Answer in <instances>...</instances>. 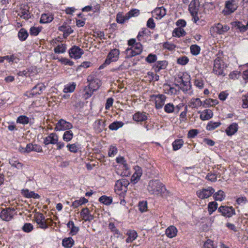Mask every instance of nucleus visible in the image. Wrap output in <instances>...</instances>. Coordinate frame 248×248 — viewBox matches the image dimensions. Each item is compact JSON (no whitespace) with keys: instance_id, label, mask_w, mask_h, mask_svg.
Masks as SVG:
<instances>
[{"instance_id":"obj_7","label":"nucleus","mask_w":248,"mask_h":248,"mask_svg":"<svg viewBox=\"0 0 248 248\" xmlns=\"http://www.w3.org/2000/svg\"><path fill=\"white\" fill-rule=\"evenodd\" d=\"M234 2V0H228L226 1L225 8L222 12L224 16L230 15L236 10L237 7Z\"/></svg>"},{"instance_id":"obj_32","label":"nucleus","mask_w":248,"mask_h":248,"mask_svg":"<svg viewBox=\"0 0 248 248\" xmlns=\"http://www.w3.org/2000/svg\"><path fill=\"white\" fill-rule=\"evenodd\" d=\"M75 241L72 237L65 238L63 239L62 244L66 248H71L74 244Z\"/></svg>"},{"instance_id":"obj_17","label":"nucleus","mask_w":248,"mask_h":248,"mask_svg":"<svg viewBox=\"0 0 248 248\" xmlns=\"http://www.w3.org/2000/svg\"><path fill=\"white\" fill-rule=\"evenodd\" d=\"M46 87L43 83H40L37 84L36 86L33 87L32 89V93H30L29 97H32L35 94H40L43 90L45 89Z\"/></svg>"},{"instance_id":"obj_63","label":"nucleus","mask_w":248,"mask_h":248,"mask_svg":"<svg viewBox=\"0 0 248 248\" xmlns=\"http://www.w3.org/2000/svg\"><path fill=\"white\" fill-rule=\"evenodd\" d=\"M109 229L111 232H113L115 234H120V232L118 230H117L115 226L114 223L110 222L108 225Z\"/></svg>"},{"instance_id":"obj_42","label":"nucleus","mask_w":248,"mask_h":248,"mask_svg":"<svg viewBox=\"0 0 248 248\" xmlns=\"http://www.w3.org/2000/svg\"><path fill=\"white\" fill-rule=\"evenodd\" d=\"M73 137V133L71 130H66L63 135V140L66 142L70 141Z\"/></svg>"},{"instance_id":"obj_60","label":"nucleus","mask_w":248,"mask_h":248,"mask_svg":"<svg viewBox=\"0 0 248 248\" xmlns=\"http://www.w3.org/2000/svg\"><path fill=\"white\" fill-rule=\"evenodd\" d=\"M199 133V130L197 129L190 130L187 134V136L189 138H193Z\"/></svg>"},{"instance_id":"obj_64","label":"nucleus","mask_w":248,"mask_h":248,"mask_svg":"<svg viewBox=\"0 0 248 248\" xmlns=\"http://www.w3.org/2000/svg\"><path fill=\"white\" fill-rule=\"evenodd\" d=\"M213 241L211 239H208L204 244L203 248H214Z\"/></svg>"},{"instance_id":"obj_55","label":"nucleus","mask_w":248,"mask_h":248,"mask_svg":"<svg viewBox=\"0 0 248 248\" xmlns=\"http://www.w3.org/2000/svg\"><path fill=\"white\" fill-rule=\"evenodd\" d=\"M188 58L186 56H184L178 58L177 62L179 64L185 65L188 63Z\"/></svg>"},{"instance_id":"obj_59","label":"nucleus","mask_w":248,"mask_h":248,"mask_svg":"<svg viewBox=\"0 0 248 248\" xmlns=\"http://www.w3.org/2000/svg\"><path fill=\"white\" fill-rule=\"evenodd\" d=\"M33 145L31 143L28 144L25 148H22L21 151L23 153H30L33 151Z\"/></svg>"},{"instance_id":"obj_27","label":"nucleus","mask_w":248,"mask_h":248,"mask_svg":"<svg viewBox=\"0 0 248 248\" xmlns=\"http://www.w3.org/2000/svg\"><path fill=\"white\" fill-rule=\"evenodd\" d=\"M214 29L218 34H221L227 32L230 29V27L227 25H223L220 23H218L214 27Z\"/></svg>"},{"instance_id":"obj_43","label":"nucleus","mask_w":248,"mask_h":248,"mask_svg":"<svg viewBox=\"0 0 248 248\" xmlns=\"http://www.w3.org/2000/svg\"><path fill=\"white\" fill-rule=\"evenodd\" d=\"M88 202V201L87 199H86L85 198H82L80 200H76L75 201H74L72 203V206H73L74 208H77L79 205L86 203Z\"/></svg>"},{"instance_id":"obj_40","label":"nucleus","mask_w":248,"mask_h":248,"mask_svg":"<svg viewBox=\"0 0 248 248\" xmlns=\"http://www.w3.org/2000/svg\"><path fill=\"white\" fill-rule=\"evenodd\" d=\"M218 204L215 202H210L208 205V211L211 215L217 208Z\"/></svg>"},{"instance_id":"obj_3","label":"nucleus","mask_w":248,"mask_h":248,"mask_svg":"<svg viewBox=\"0 0 248 248\" xmlns=\"http://www.w3.org/2000/svg\"><path fill=\"white\" fill-rule=\"evenodd\" d=\"M142 51V46L140 43H137L134 46V49L128 48L126 49V59L130 58L133 56L139 55Z\"/></svg>"},{"instance_id":"obj_8","label":"nucleus","mask_w":248,"mask_h":248,"mask_svg":"<svg viewBox=\"0 0 248 248\" xmlns=\"http://www.w3.org/2000/svg\"><path fill=\"white\" fill-rule=\"evenodd\" d=\"M215 192V189L211 186L206 188H202L201 190L197 191V195L202 199H204L209 198Z\"/></svg>"},{"instance_id":"obj_22","label":"nucleus","mask_w":248,"mask_h":248,"mask_svg":"<svg viewBox=\"0 0 248 248\" xmlns=\"http://www.w3.org/2000/svg\"><path fill=\"white\" fill-rule=\"evenodd\" d=\"M238 125L236 123L230 124L226 129V133L229 136L234 135L238 130Z\"/></svg>"},{"instance_id":"obj_35","label":"nucleus","mask_w":248,"mask_h":248,"mask_svg":"<svg viewBox=\"0 0 248 248\" xmlns=\"http://www.w3.org/2000/svg\"><path fill=\"white\" fill-rule=\"evenodd\" d=\"M99 201L104 204L109 205L112 202V198L111 197L103 195L99 198Z\"/></svg>"},{"instance_id":"obj_45","label":"nucleus","mask_w":248,"mask_h":248,"mask_svg":"<svg viewBox=\"0 0 248 248\" xmlns=\"http://www.w3.org/2000/svg\"><path fill=\"white\" fill-rule=\"evenodd\" d=\"M16 123L22 124H26L29 123V118L25 115H20L18 117Z\"/></svg>"},{"instance_id":"obj_18","label":"nucleus","mask_w":248,"mask_h":248,"mask_svg":"<svg viewBox=\"0 0 248 248\" xmlns=\"http://www.w3.org/2000/svg\"><path fill=\"white\" fill-rule=\"evenodd\" d=\"M129 184V183L127 180L122 179L116 181L115 186L120 190L126 191Z\"/></svg>"},{"instance_id":"obj_51","label":"nucleus","mask_w":248,"mask_h":248,"mask_svg":"<svg viewBox=\"0 0 248 248\" xmlns=\"http://www.w3.org/2000/svg\"><path fill=\"white\" fill-rule=\"evenodd\" d=\"M95 125L97 126L99 131H102L105 128L106 126L105 121L101 119H99L96 121Z\"/></svg>"},{"instance_id":"obj_29","label":"nucleus","mask_w":248,"mask_h":248,"mask_svg":"<svg viewBox=\"0 0 248 248\" xmlns=\"http://www.w3.org/2000/svg\"><path fill=\"white\" fill-rule=\"evenodd\" d=\"M53 19V16L49 14H43L41 15L40 23L42 24L50 23Z\"/></svg>"},{"instance_id":"obj_39","label":"nucleus","mask_w":248,"mask_h":248,"mask_svg":"<svg viewBox=\"0 0 248 248\" xmlns=\"http://www.w3.org/2000/svg\"><path fill=\"white\" fill-rule=\"evenodd\" d=\"M184 144V141L182 139H177L172 143V147L174 151H177L180 149Z\"/></svg>"},{"instance_id":"obj_11","label":"nucleus","mask_w":248,"mask_h":248,"mask_svg":"<svg viewBox=\"0 0 248 248\" xmlns=\"http://www.w3.org/2000/svg\"><path fill=\"white\" fill-rule=\"evenodd\" d=\"M83 53V50L76 46H73L69 51L70 57L76 59L80 58Z\"/></svg>"},{"instance_id":"obj_1","label":"nucleus","mask_w":248,"mask_h":248,"mask_svg":"<svg viewBox=\"0 0 248 248\" xmlns=\"http://www.w3.org/2000/svg\"><path fill=\"white\" fill-rule=\"evenodd\" d=\"M147 189L149 192L152 194H160L162 196H166L169 194L165 186L158 180H150L148 183Z\"/></svg>"},{"instance_id":"obj_15","label":"nucleus","mask_w":248,"mask_h":248,"mask_svg":"<svg viewBox=\"0 0 248 248\" xmlns=\"http://www.w3.org/2000/svg\"><path fill=\"white\" fill-rule=\"evenodd\" d=\"M199 9L198 0H192L189 5L188 10L191 15L197 14Z\"/></svg>"},{"instance_id":"obj_20","label":"nucleus","mask_w":248,"mask_h":248,"mask_svg":"<svg viewBox=\"0 0 248 248\" xmlns=\"http://www.w3.org/2000/svg\"><path fill=\"white\" fill-rule=\"evenodd\" d=\"M80 216L85 221H91L94 219L93 216L90 214L89 209L87 207L82 209L80 212Z\"/></svg>"},{"instance_id":"obj_49","label":"nucleus","mask_w":248,"mask_h":248,"mask_svg":"<svg viewBox=\"0 0 248 248\" xmlns=\"http://www.w3.org/2000/svg\"><path fill=\"white\" fill-rule=\"evenodd\" d=\"M67 147L68 148L69 151L72 153H76L78 152L79 147L78 145L76 143L68 144L67 145Z\"/></svg>"},{"instance_id":"obj_50","label":"nucleus","mask_w":248,"mask_h":248,"mask_svg":"<svg viewBox=\"0 0 248 248\" xmlns=\"http://www.w3.org/2000/svg\"><path fill=\"white\" fill-rule=\"evenodd\" d=\"M164 111L168 113H172L175 111V107L171 103H168L164 107Z\"/></svg>"},{"instance_id":"obj_5","label":"nucleus","mask_w":248,"mask_h":248,"mask_svg":"<svg viewBox=\"0 0 248 248\" xmlns=\"http://www.w3.org/2000/svg\"><path fill=\"white\" fill-rule=\"evenodd\" d=\"M188 77L187 80H184L183 79L184 78H183L182 77H179L178 79H175L177 84L175 83V85L179 87V88L183 92L187 91L190 90L191 87L190 80L189 79L190 77L189 76Z\"/></svg>"},{"instance_id":"obj_14","label":"nucleus","mask_w":248,"mask_h":248,"mask_svg":"<svg viewBox=\"0 0 248 248\" xmlns=\"http://www.w3.org/2000/svg\"><path fill=\"white\" fill-rule=\"evenodd\" d=\"M57 141H58V136L56 133H52L45 138L44 143L45 145L55 144L57 143Z\"/></svg>"},{"instance_id":"obj_36","label":"nucleus","mask_w":248,"mask_h":248,"mask_svg":"<svg viewBox=\"0 0 248 248\" xmlns=\"http://www.w3.org/2000/svg\"><path fill=\"white\" fill-rule=\"evenodd\" d=\"M29 35L28 32L27 30L24 28L21 29L18 33V37L19 40L21 41H25Z\"/></svg>"},{"instance_id":"obj_54","label":"nucleus","mask_w":248,"mask_h":248,"mask_svg":"<svg viewBox=\"0 0 248 248\" xmlns=\"http://www.w3.org/2000/svg\"><path fill=\"white\" fill-rule=\"evenodd\" d=\"M191 104L193 108H198L201 106L202 104V103L200 98H193L191 100Z\"/></svg>"},{"instance_id":"obj_37","label":"nucleus","mask_w":248,"mask_h":248,"mask_svg":"<svg viewBox=\"0 0 248 248\" xmlns=\"http://www.w3.org/2000/svg\"><path fill=\"white\" fill-rule=\"evenodd\" d=\"M124 125V123L120 121H115L109 124L108 127L111 130H117L119 128L122 127Z\"/></svg>"},{"instance_id":"obj_13","label":"nucleus","mask_w":248,"mask_h":248,"mask_svg":"<svg viewBox=\"0 0 248 248\" xmlns=\"http://www.w3.org/2000/svg\"><path fill=\"white\" fill-rule=\"evenodd\" d=\"M35 221L42 229H46L48 227L45 221V216L42 213H39L35 217Z\"/></svg>"},{"instance_id":"obj_34","label":"nucleus","mask_w":248,"mask_h":248,"mask_svg":"<svg viewBox=\"0 0 248 248\" xmlns=\"http://www.w3.org/2000/svg\"><path fill=\"white\" fill-rule=\"evenodd\" d=\"M9 162L12 167L16 168L18 170H21L23 168V164L18 160H16L15 158L10 159Z\"/></svg>"},{"instance_id":"obj_10","label":"nucleus","mask_w":248,"mask_h":248,"mask_svg":"<svg viewBox=\"0 0 248 248\" xmlns=\"http://www.w3.org/2000/svg\"><path fill=\"white\" fill-rule=\"evenodd\" d=\"M218 212L227 217H231L235 214V210L232 206H221L218 208Z\"/></svg>"},{"instance_id":"obj_56","label":"nucleus","mask_w":248,"mask_h":248,"mask_svg":"<svg viewBox=\"0 0 248 248\" xmlns=\"http://www.w3.org/2000/svg\"><path fill=\"white\" fill-rule=\"evenodd\" d=\"M33 229V225L30 223H26L22 227V230L26 232H31Z\"/></svg>"},{"instance_id":"obj_24","label":"nucleus","mask_w":248,"mask_h":248,"mask_svg":"<svg viewBox=\"0 0 248 248\" xmlns=\"http://www.w3.org/2000/svg\"><path fill=\"white\" fill-rule=\"evenodd\" d=\"M21 193L24 197L27 198L39 199L40 197L37 193H35L34 191H30L28 189H23Z\"/></svg>"},{"instance_id":"obj_47","label":"nucleus","mask_w":248,"mask_h":248,"mask_svg":"<svg viewBox=\"0 0 248 248\" xmlns=\"http://www.w3.org/2000/svg\"><path fill=\"white\" fill-rule=\"evenodd\" d=\"M18 16L26 20H28L31 17V13L29 12V10L26 9H23L21 12L18 14Z\"/></svg>"},{"instance_id":"obj_16","label":"nucleus","mask_w":248,"mask_h":248,"mask_svg":"<svg viewBox=\"0 0 248 248\" xmlns=\"http://www.w3.org/2000/svg\"><path fill=\"white\" fill-rule=\"evenodd\" d=\"M135 172L131 178V181L134 184H136L138 182L142 174V170L139 166L135 167Z\"/></svg>"},{"instance_id":"obj_31","label":"nucleus","mask_w":248,"mask_h":248,"mask_svg":"<svg viewBox=\"0 0 248 248\" xmlns=\"http://www.w3.org/2000/svg\"><path fill=\"white\" fill-rule=\"evenodd\" d=\"M154 13L160 19L166 15V10L163 7H157L154 10Z\"/></svg>"},{"instance_id":"obj_46","label":"nucleus","mask_w":248,"mask_h":248,"mask_svg":"<svg viewBox=\"0 0 248 248\" xmlns=\"http://www.w3.org/2000/svg\"><path fill=\"white\" fill-rule=\"evenodd\" d=\"M191 53L195 56L198 55L201 51L200 47L197 45H192L190 47Z\"/></svg>"},{"instance_id":"obj_52","label":"nucleus","mask_w":248,"mask_h":248,"mask_svg":"<svg viewBox=\"0 0 248 248\" xmlns=\"http://www.w3.org/2000/svg\"><path fill=\"white\" fill-rule=\"evenodd\" d=\"M76 83L73 82L72 84L67 85L63 89V92L65 93H72L74 92L76 87Z\"/></svg>"},{"instance_id":"obj_58","label":"nucleus","mask_w":248,"mask_h":248,"mask_svg":"<svg viewBox=\"0 0 248 248\" xmlns=\"http://www.w3.org/2000/svg\"><path fill=\"white\" fill-rule=\"evenodd\" d=\"M42 27L40 28H36L34 27H32L31 28L30 30V33L31 35L36 36L39 34V33L41 31Z\"/></svg>"},{"instance_id":"obj_21","label":"nucleus","mask_w":248,"mask_h":248,"mask_svg":"<svg viewBox=\"0 0 248 248\" xmlns=\"http://www.w3.org/2000/svg\"><path fill=\"white\" fill-rule=\"evenodd\" d=\"M147 116L144 112L140 111L135 113L133 116V119L138 122H144L147 120Z\"/></svg>"},{"instance_id":"obj_62","label":"nucleus","mask_w":248,"mask_h":248,"mask_svg":"<svg viewBox=\"0 0 248 248\" xmlns=\"http://www.w3.org/2000/svg\"><path fill=\"white\" fill-rule=\"evenodd\" d=\"M163 47L166 48L169 50H172L175 48V46L174 44H170V43L166 42L163 45Z\"/></svg>"},{"instance_id":"obj_4","label":"nucleus","mask_w":248,"mask_h":248,"mask_svg":"<svg viewBox=\"0 0 248 248\" xmlns=\"http://www.w3.org/2000/svg\"><path fill=\"white\" fill-rule=\"evenodd\" d=\"M223 62L219 57H217L214 60V65L213 71L217 75H221L224 76L225 74L224 73Z\"/></svg>"},{"instance_id":"obj_12","label":"nucleus","mask_w":248,"mask_h":248,"mask_svg":"<svg viewBox=\"0 0 248 248\" xmlns=\"http://www.w3.org/2000/svg\"><path fill=\"white\" fill-rule=\"evenodd\" d=\"M95 82H91L88 86L85 87L84 89V97L86 99L90 97L93 94L94 91H96L99 87V86H97L96 88L93 86V84Z\"/></svg>"},{"instance_id":"obj_25","label":"nucleus","mask_w":248,"mask_h":248,"mask_svg":"<svg viewBox=\"0 0 248 248\" xmlns=\"http://www.w3.org/2000/svg\"><path fill=\"white\" fill-rule=\"evenodd\" d=\"M68 228L70 230V234L75 235L78 233L79 229L78 227L76 226L73 221L70 220L67 224Z\"/></svg>"},{"instance_id":"obj_28","label":"nucleus","mask_w":248,"mask_h":248,"mask_svg":"<svg viewBox=\"0 0 248 248\" xmlns=\"http://www.w3.org/2000/svg\"><path fill=\"white\" fill-rule=\"evenodd\" d=\"M177 229L173 226L169 227L166 230V234L170 238L175 237L177 235Z\"/></svg>"},{"instance_id":"obj_2","label":"nucleus","mask_w":248,"mask_h":248,"mask_svg":"<svg viewBox=\"0 0 248 248\" xmlns=\"http://www.w3.org/2000/svg\"><path fill=\"white\" fill-rule=\"evenodd\" d=\"M119 50L117 49L111 50L108 54L107 57L103 64L100 66L99 69H102L107 65L109 64L111 62H116L119 57Z\"/></svg>"},{"instance_id":"obj_23","label":"nucleus","mask_w":248,"mask_h":248,"mask_svg":"<svg viewBox=\"0 0 248 248\" xmlns=\"http://www.w3.org/2000/svg\"><path fill=\"white\" fill-rule=\"evenodd\" d=\"M166 99V96L163 94H158L156 96L155 98V108L157 109H160L164 104Z\"/></svg>"},{"instance_id":"obj_19","label":"nucleus","mask_w":248,"mask_h":248,"mask_svg":"<svg viewBox=\"0 0 248 248\" xmlns=\"http://www.w3.org/2000/svg\"><path fill=\"white\" fill-rule=\"evenodd\" d=\"M59 30L63 32V37L65 38L73 32V30L65 22L59 27Z\"/></svg>"},{"instance_id":"obj_44","label":"nucleus","mask_w":248,"mask_h":248,"mask_svg":"<svg viewBox=\"0 0 248 248\" xmlns=\"http://www.w3.org/2000/svg\"><path fill=\"white\" fill-rule=\"evenodd\" d=\"M214 196L216 200L221 201L224 199L225 195L222 190H219L214 194Z\"/></svg>"},{"instance_id":"obj_30","label":"nucleus","mask_w":248,"mask_h":248,"mask_svg":"<svg viewBox=\"0 0 248 248\" xmlns=\"http://www.w3.org/2000/svg\"><path fill=\"white\" fill-rule=\"evenodd\" d=\"M213 115V112L210 109H205L203 111L201 115L200 118L202 120H207L211 119Z\"/></svg>"},{"instance_id":"obj_33","label":"nucleus","mask_w":248,"mask_h":248,"mask_svg":"<svg viewBox=\"0 0 248 248\" xmlns=\"http://www.w3.org/2000/svg\"><path fill=\"white\" fill-rule=\"evenodd\" d=\"M127 235L128 236L126 239L127 243H130L134 241L137 237V233L134 230H129L127 232Z\"/></svg>"},{"instance_id":"obj_6","label":"nucleus","mask_w":248,"mask_h":248,"mask_svg":"<svg viewBox=\"0 0 248 248\" xmlns=\"http://www.w3.org/2000/svg\"><path fill=\"white\" fill-rule=\"evenodd\" d=\"M15 211L14 208L10 207L3 209L0 213V218L3 221H10L13 218Z\"/></svg>"},{"instance_id":"obj_26","label":"nucleus","mask_w":248,"mask_h":248,"mask_svg":"<svg viewBox=\"0 0 248 248\" xmlns=\"http://www.w3.org/2000/svg\"><path fill=\"white\" fill-rule=\"evenodd\" d=\"M168 65V62L166 61H159L156 62L154 68L156 72H159L161 69H165Z\"/></svg>"},{"instance_id":"obj_48","label":"nucleus","mask_w":248,"mask_h":248,"mask_svg":"<svg viewBox=\"0 0 248 248\" xmlns=\"http://www.w3.org/2000/svg\"><path fill=\"white\" fill-rule=\"evenodd\" d=\"M66 48V45L64 44H61V45H58L57 46L54 48V51L56 53H62L65 51Z\"/></svg>"},{"instance_id":"obj_57","label":"nucleus","mask_w":248,"mask_h":248,"mask_svg":"<svg viewBox=\"0 0 248 248\" xmlns=\"http://www.w3.org/2000/svg\"><path fill=\"white\" fill-rule=\"evenodd\" d=\"M139 210L141 212H145L147 209V202H140L139 203Z\"/></svg>"},{"instance_id":"obj_41","label":"nucleus","mask_w":248,"mask_h":248,"mask_svg":"<svg viewBox=\"0 0 248 248\" xmlns=\"http://www.w3.org/2000/svg\"><path fill=\"white\" fill-rule=\"evenodd\" d=\"M221 124V123L218 122H213V121H210L206 125V129L207 130H213L217 127H218Z\"/></svg>"},{"instance_id":"obj_38","label":"nucleus","mask_w":248,"mask_h":248,"mask_svg":"<svg viewBox=\"0 0 248 248\" xmlns=\"http://www.w3.org/2000/svg\"><path fill=\"white\" fill-rule=\"evenodd\" d=\"M186 34V31L182 28H175L172 32V36L178 37L185 36Z\"/></svg>"},{"instance_id":"obj_61","label":"nucleus","mask_w":248,"mask_h":248,"mask_svg":"<svg viewBox=\"0 0 248 248\" xmlns=\"http://www.w3.org/2000/svg\"><path fill=\"white\" fill-rule=\"evenodd\" d=\"M116 21L118 23L123 24L124 22V16L122 13H119L117 15Z\"/></svg>"},{"instance_id":"obj_9","label":"nucleus","mask_w":248,"mask_h":248,"mask_svg":"<svg viewBox=\"0 0 248 248\" xmlns=\"http://www.w3.org/2000/svg\"><path fill=\"white\" fill-rule=\"evenodd\" d=\"M73 127L71 123L66 121L63 119H60L56 124L55 130L56 131H64L70 130Z\"/></svg>"},{"instance_id":"obj_53","label":"nucleus","mask_w":248,"mask_h":248,"mask_svg":"<svg viewBox=\"0 0 248 248\" xmlns=\"http://www.w3.org/2000/svg\"><path fill=\"white\" fill-rule=\"evenodd\" d=\"M145 60L146 61L149 63H153L156 61L157 56L155 54L151 53L148 55Z\"/></svg>"}]
</instances>
